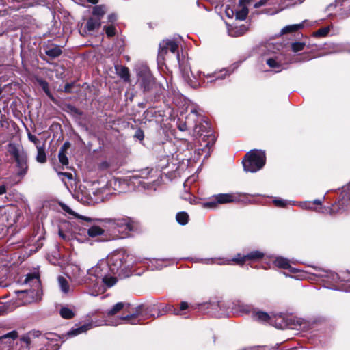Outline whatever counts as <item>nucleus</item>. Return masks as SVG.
<instances>
[{
    "mask_svg": "<svg viewBox=\"0 0 350 350\" xmlns=\"http://www.w3.org/2000/svg\"><path fill=\"white\" fill-rule=\"evenodd\" d=\"M72 281L77 285L86 284L89 288L94 289L98 293L92 295L96 296L114 286L117 282V278L111 275L106 261L102 260L96 265L89 269L85 276H82L80 269H78Z\"/></svg>",
    "mask_w": 350,
    "mask_h": 350,
    "instance_id": "f257e3e1",
    "label": "nucleus"
},
{
    "mask_svg": "<svg viewBox=\"0 0 350 350\" xmlns=\"http://www.w3.org/2000/svg\"><path fill=\"white\" fill-rule=\"evenodd\" d=\"M123 310L127 314L120 317L116 323L111 322L109 323L110 325H118L120 321H124L126 323L136 325L142 320V306H139L135 308H131L130 304L126 302H118L111 309L107 312L108 316H112L118 312Z\"/></svg>",
    "mask_w": 350,
    "mask_h": 350,
    "instance_id": "f03ea898",
    "label": "nucleus"
},
{
    "mask_svg": "<svg viewBox=\"0 0 350 350\" xmlns=\"http://www.w3.org/2000/svg\"><path fill=\"white\" fill-rule=\"evenodd\" d=\"M8 152L16 163V174L23 178L28 171V157L27 152L20 144L10 143L8 146Z\"/></svg>",
    "mask_w": 350,
    "mask_h": 350,
    "instance_id": "7ed1b4c3",
    "label": "nucleus"
},
{
    "mask_svg": "<svg viewBox=\"0 0 350 350\" xmlns=\"http://www.w3.org/2000/svg\"><path fill=\"white\" fill-rule=\"evenodd\" d=\"M63 210L68 214L72 215L76 217L80 218L86 221H98L103 224L104 227L107 225L109 227L125 226V230L131 231L133 230V223L129 218L119 219H92L85 216L79 215L75 213L70 207L66 205L62 206Z\"/></svg>",
    "mask_w": 350,
    "mask_h": 350,
    "instance_id": "20e7f679",
    "label": "nucleus"
},
{
    "mask_svg": "<svg viewBox=\"0 0 350 350\" xmlns=\"http://www.w3.org/2000/svg\"><path fill=\"white\" fill-rule=\"evenodd\" d=\"M265 154L262 150H253L247 152L243 161L244 170L249 172H256L265 164Z\"/></svg>",
    "mask_w": 350,
    "mask_h": 350,
    "instance_id": "39448f33",
    "label": "nucleus"
},
{
    "mask_svg": "<svg viewBox=\"0 0 350 350\" xmlns=\"http://www.w3.org/2000/svg\"><path fill=\"white\" fill-rule=\"evenodd\" d=\"M132 258V256L129 255L124 250L116 251L109 254L106 262L109 266L110 273H118L129 262L131 261Z\"/></svg>",
    "mask_w": 350,
    "mask_h": 350,
    "instance_id": "423d86ee",
    "label": "nucleus"
},
{
    "mask_svg": "<svg viewBox=\"0 0 350 350\" xmlns=\"http://www.w3.org/2000/svg\"><path fill=\"white\" fill-rule=\"evenodd\" d=\"M137 83L144 92L150 90L154 85V79L147 67H143L137 72Z\"/></svg>",
    "mask_w": 350,
    "mask_h": 350,
    "instance_id": "0eeeda50",
    "label": "nucleus"
},
{
    "mask_svg": "<svg viewBox=\"0 0 350 350\" xmlns=\"http://www.w3.org/2000/svg\"><path fill=\"white\" fill-rule=\"evenodd\" d=\"M178 46L176 42L170 40H163L159 44V49L158 54V60H164L165 55L167 54L168 52L172 53L174 55H176L177 58L179 57V54L178 51Z\"/></svg>",
    "mask_w": 350,
    "mask_h": 350,
    "instance_id": "6e6552de",
    "label": "nucleus"
},
{
    "mask_svg": "<svg viewBox=\"0 0 350 350\" xmlns=\"http://www.w3.org/2000/svg\"><path fill=\"white\" fill-rule=\"evenodd\" d=\"M237 200V198L230 193H220L213 196L212 199L206 203H204V208H215L218 204H226L234 202Z\"/></svg>",
    "mask_w": 350,
    "mask_h": 350,
    "instance_id": "1a4fd4ad",
    "label": "nucleus"
},
{
    "mask_svg": "<svg viewBox=\"0 0 350 350\" xmlns=\"http://www.w3.org/2000/svg\"><path fill=\"white\" fill-rule=\"evenodd\" d=\"M247 261V258H245V255L238 254L234 258L232 259H218L215 263L218 265H230L231 264V262H234L237 265H242Z\"/></svg>",
    "mask_w": 350,
    "mask_h": 350,
    "instance_id": "9d476101",
    "label": "nucleus"
},
{
    "mask_svg": "<svg viewBox=\"0 0 350 350\" xmlns=\"http://www.w3.org/2000/svg\"><path fill=\"white\" fill-rule=\"evenodd\" d=\"M191 74L192 75V78L190 77L188 71L183 72V77L185 80L187 82V83L193 88H197L200 85V83L198 81V77L200 78L201 72H198L196 75L193 74L191 70H190Z\"/></svg>",
    "mask_w": 350,
    "mask_h": 350,
    "instance_id": "9b49d317",
    "label": "nucleus"
},
{
    "mask_svg": "<svg viewBox=\"0 0 350 350\" xmlns=\"http://www.w3.org/2000/svg\"><path fill=\"white\" fill-rule=\"evenodd\" d=\"M338 5L342 6L343 9L347 8L345 14L347 16H350V0H335L334 3H330L327 7L326 11H331Z\"/></svg>",
    "mask_w": 350,
    "mask_h": 350,
    "instance_id": "f8f14e48",
    "label": "nucleus"
},
{
    "mask_svg": "<svg viewBox=\"0 0 350 350\" xmlns=\"http://www.w3.org/2000/svg\"><path fill=\"white\" fill-rule=\"evenodd\" d=\"M320 276L324 278V281L327 283H337L340 280L338 275L329 271H323Z\"/></svg>",
    "mask_w": 350,
    "mask_h": 350,
    "instance_id": "ddd939ff",
    "label": "nucleus"
},
{
    "mask_svg": "<svg viewBox=\"0 0 350 350\" xmlns=\"http://www.w3.org/2000/svg\"><path fill=\"white\" fill-rule=\"evenodd\" d=\"M101 25V21L99 18L90 17L85 26V29L88 31H93L98 29Z\"/></svg>",
    "mask_w": 350,
    "mask_h": 350,
    "instance_id": "4468645a",
    "label": "nucleus"
},
{
    "mask_svg": "<svg viewBox=\"0 0 350 350\" xmlns=\"http://www.w3.org/2000/svg\"><path fill=\"white\" fill-rule=\"evenodd\" d=\"M92 323H88L81 325L79 327L72 329L68 332V335L70 336H75L82 333L86 332L88 330L94 327Z\"/></svg>",
    "mask_w": 350,
    "mask_h": 350,
    "instance_id": "2eb2a0df",
    "label": "nucleus"
},
{
    "mask_svg": "<svg viewBox=\"0 0 350 350\" xmlns=\"http://www.w3.org/2000/svg\"><path fill=\"white\" fill-rule=\"evenodd\" d=\"M274 265L278 267L284 269H290L291 271L293 273L296 271V269L291 267L288 259L282 257H277L274 260Z\"/></svg>",
    "mask_w": 350,
    "mask_h": 350,
    "instance_id": "dca6fc26",
    "label": "nucleus"
},
{
    "mask_svg": "<svg viewBox=\"0 0 350 350\" xmlns=\"http://www.w3.org/2000/svg\"><path fill=\"white\" fill-rule=\"evenodd\" d=\"M25 283L29 284L32 287L36 288H38L40 286L39 277L36 273H31L27 275Z\"/></svg>",
    "mask_w": 350,
    "mask_h": 350,
    "instance_id": "f3484780",
    "label": "nucleus"
},
{
    "mask_svg": "<svg viewBox=\"0 0 350 350\" xmlns=\"http://www.w3.org/2000/svg\"><path fill=\"white\" fill-rule=\"evenodd\" d=\"M252 318L260 322H267L271 319L270 316L267 313L259 310H254L252 312Z\"/></svg>",
    "mask_w": 350,
    "mask_h": 350,
    "instance_id": "a211bd4d",
    "label": "nucleus"
},
{
    "mask_svg": "<svg viewBox=\"0 0 350 350\" xmlns=\"http://www.w3.org/2000/svg\"><path fill=\"white\" fill-rule=\"evenodd\" d=\"M307 23L308 21L306 20L302 23L287 25L282 29V33L285 34L295 32L299 29H302L304 27V24Z\"/></svg>",
    "mask_w": 350,
    "mask_h": 350,
    "instance_id": "6ab92c4d",
    "label": "nucleus"
},
{
    "mask_svg": "<svg viewBox=\"0 0 350 350\" xmlns=\"http://www.w3.org/2000/svg\"><path fill=\"white\" fill-rule=\"evenodd\" d=\"M116 70L118 75L125 81H129V70L127 67L123 66H116Z\"/></svg>",
    "mask_w": 350,
    "mask_h": 350,
    "instance_id": "aec40b11",
    "label": "nucleus"
},
{
    "mask_svg": "<svg viewBox=\"0 0 350 350\" xmlns=\"http://www.w3.org/2000/svg\"><path fill=\"white\" fill-rule=\"evenodd\" d=\"M264 256L265 254L262 252L254 250L245 255V258H247V261H256L262 258Z\"/></svg>",
    "mask_w": 350,
    "mask_h": 350,
    "instance_id": "412c9836",
    "label": "nucleus"
},
{
    "mask_svg": "<svg viewBox=\"0 0 350 350\" xmlns=\"http://www.w3.org/2000/svg\"><path fill=\"white\" fill-rule=\"evenodd\" d=\"M107 12V8L104 5H96L92 9V15L94 18H101Z\"/></svg>",
    "mask_w": 350,
    "mask_h": 350,
    "instance_id": "4be33fe9",
    "label": "nucleus"
},
{
    "mask_svg": "<svg viewBox=\"0 0 350 350\" xmlns=\"http://www.w3.org/2000/svg\"><path fill=\"white\" fill-rule=\"evenodd\" d=\"M344 204V200H342V201H339L338 202V206L339 207L338 209H336L335 208V206H334L333 208H326V207H323V208H321V209H322V213H329L331 215H334L335 213H342L345 211V209L340 206H343Z\"/></svg>",
    "mask_w": 350,
    "mask_h": 350,
    "instance_id": "5701e85b",
    "label": "nucleus"
},
{
    "mask_svg": "<svg viewBox=\"0 0 350 350\" xmlns=\"http://www.w3.org/2000/svg\"><path fill=\"white\" fill-rule=\"evenodd\" d=\"M247 30V28L245 25H241L240 27H237L232 30H229V34L232 36H241L243 35Z\"/></svg>",
    "mask_w": 350,
    "mask_h": 350,
    "instance_id": "b1692460",
    "label": "nucleus"
},
{
    "mask_svg": "<svg viewBox=\"0 0 350 350\" xmlns=\"http://www.w3.org/2000/svg\"><path fill=\"white\" fill-rule=\"evenodd\" d=\"M36 161L40 163H44L46 161V156L44 149L38 146H37Z\"/></svg>",
    "mask_w": 350,
    "mask_h": 350,
    "instance_id": "393cba45",
    "label": "nucleus"
},
{
    "mask_svg": "<svg viewBox=\"0 0 350 350\" xmlns=\"http://www.w3.org/2000/svg\"><path fill=\"white\" fill-rule=\"evenodd\" d=\"M104 233V230L99 226H93L88 230V234L91 237H95Z\"/></svg>",
    "mask_w": 350,
    "mask_h": 350,
    "instance_id": "a878e982",
    "label": "nucleus"
},
{
    "mask_svg": "<svg viewBox=\"0 0 350 350\" xmlns=\"http://www.w3.org/2000/svg\"><path fill=\"white\" fill-rule=\"evenodd\" d=\"M58 283L61 291L64 293H68L70 291V286L67 280L63 276L58 277Z\"/></svg>",
    "mask_w": 350,
    "mask_h": 350,
    "instance_id": "bb28decb",
    "label": "nucleus"
},
{
    "mask_svg": "<svg viewBox=\"0 0 350 350\" xmlns=\"http://www.w3.org/2000/svg\"><path fill=\"white\" fill-rule=\"evenodd\" d=\"M59 314L62 318L66 319H70L75 316L74 312L68 307H62L60 309Z\"/></svg>",
    "mask_w": 350,
    "mask_h": 350,
    "instance_id": "cd10ccee",
    "label": "nucleus"
},
{
    "mask_svg": "<svg viewBox=\"0 0 350 350\" xmlns=\"http://www.w3.org/2000/svg\"><path fill=\"white\" fill-rule=\"evenodd\" d=\"M248 14V9L243 5L239 10L236 12L235 17L239 20H245Z\"/></svg>",
    "mask_w": 350,
    "mask_h": 350,
    "instance_id": "c85d7f7f",
    "label": "nucleus"
},
{
    "mask_svg": "<svg viewBox=\"0 0 350 350\" xmlns=\"http://www.w3.org/2000/svg\"><path fill=\"white\" fill-rule=\"evenodd\" d=\"M62 53V51L59 46H55L46 51V54L52 58L59 56Z\"/></svg>",
    "mask_w": 350,
    "mask_h": 350,
    "instance_id": "c756f323",
    "label": "nucleus"
},
{
    "mask_svg": "<svg viewBox=\"0 0 350 350\" xmlns=\"http://www.w3.org/2000/svg\"><path fill=\"white\" fill-rule=\"evenodd\" d=\"M267 64L269 67L275 69V72H280L282 69V66L275 59L270 58L267 60Z\"/></svg>",
    "mask_w": 350,
    "mask_h": 350,
    "instance_id": "7c9ffc66",
    "label": "nucleus"
},
{
    "mask_svg": "<svg viewBox=\"0 0 350 350\" xmlns=\"http://www.w3.org/2000/svg\"><path fill=\"white\" fill-rule=\"evenodd\" d=\"M176 221L181 225H185L188 222L189 216L185 212H180L176 214Z\"/></svg>",
    "mask_w": 350,
    "mask_h": 350,
    "instance_id": "2f4dec72",
    "label": "nucleus"
},
{
    "mask_svg": "<svg viewBox=\"0 0 350 350\" xmlns=\"http://www.w3.org/2000/svg\"><path fill=\"white\" fill-rule=\"evenodd\" d=\"M58 158H59V162L63 165H67L68 164V159L66 155V152H64V148H60V150L58 154Z\"/></svg>",
    "mask_w": 350,
    "mask_h": 350,
    "instance_id": "473e14b6",
    "label": "nucleus"
},
{
    "mask_svg": "<svg viewBox=\"0 0 350 350\" xmlns=\"http://www.w3.org/2000/svg\"><path fill=\"white\" fill-rule=\"evenodd\" d=\"M299 206L302 209L312 210V211L319 212V210L317 208H314L312 205V202H308V201L301 202L299 203Z\"/></svg>",
    "mask_w": 350,
    "mask_h": 350,
    "instance_id": "72a5a7b5",
    "label": "nucleus"
},
{
    "mask_svg": "<svg viewBox=\"0 0 350 350\" xmlns=\"http://www.w3.org/2000/svg\"><path fill=\"white\" fill-rule=\"evenodd\" d=\"M305 46V44L303 42H295L291 45V49L294 52H298L302 51Z\"/></svg>",
    "mask_w": 350,
    "mask_h": 350,
    "instance_id": "f704fd0d",
    "label": "nucleus"
},
{
    "mask_svg": "<svg viewBox=\"0 0 350 350\" xmlns=\"http://www.w3.org/2000/svg\"><path fill=\"white\" fill-rule=\"evenodd\" d=\"M188 307V304L185 301H183L180 304V309H174V313L176 315H183V314L181 312V311L187 309Z\"/></svg>",
    "mask_w": 350,
    "mask_h": 350,
    "instance_id": "c9c22d12",
    "label": "nucleus"
},
{
    "mask_svg": "<svg viewBox=\"0 0 350 350\" xmlns=\"http://www.w3.org/2000/svg\"><path fill=\"white\" fill-rule=\"evenodd\" d=\"M105 33L109 37H112L116 34V28L113 25L105 26Z\"/></svg>",
    "mask_w": 350,
    "mask_h": 350,
    "instance_id": "e433bc0d",
    "label": "nucleus"
},
{
    "mask_svg": "<svg viewBox=\"0 0 350 350\" xmlns=\"http://www.w3.org/2000/svg\"><path fill=\"white\" fill-rule=\"evenodd\" d=\"M18 337V333L16 331H12L9 333H7L5 334H4L3 336H2L1 337H0V340L1 338H11L12 340H14L15 338H16Z\"/></svg>",
    "mask_w": 350,
    "mask_h": 350,
    "instance_id": "4c0bfd02",
    "label": "nucleus"
},
{
    "mask_svg": "<svg viewBox=\"0 0 350 350\" xmlns=\"http://www.w3.org/2000/svg\"><path fill=\"white\" fill-rule=\"evenodd\" d=\"M329 31V27H324L319 29L317 31L314 33L316 36H325Z\"/></svg>",
    "mask_w": 350,
    "mask_h": 350,
    "instance_id": "58836bf2",
    "label": "nucleus"
},
{
    "mask_svg": "<svg viewBox=\"0 0 350 350\" xmlns=\"http://www.w3.org/2000/svg\"><path fill=\"white\" fill-rule=\"evenodd\" d=\"M59 237L64 241H69L72 238V234L69 232H64L61 229L59 230Z\"/></svg>",
    "mask_w": 350,
    "mask_h": 350,
    "instance_id": "ea45409f",
    "label": "nucleus"
},
{
    "mask_svg": "<svg viewBox=\"0 0 350 350\" xmlns=\"http://www.w3.org/2000/svg\"><path fill=\"white\" fill-rule=\"evenodd\" d=\"M273 203L275 204V206L278 207H284L288 204V202L286 200L282 199L274 200Z\"/></svg>",
    "mask_w": 350,
    "mask_h": 350,
    "instance_id": "a19ab883",
    "label": "nucleus"
},
{
    "mask_svg": "<svg viewBox=\"0 0 350 350\" xmlns=\"http://www.w3.org/2000/svg\"><path fill=\"white\" fill-rule=\"evenodd\" d=\"M58 175L61 178L62 181H64V178H67L69 180H72V174L71 173H68V172H59Z\"/></svg>",
    "mask_w": 350,
    "mask_h": 350,
    "instance_id": "79ce46f5",
    "label": "nucleus"
},
{
    "mask_svg": "<svg viewBox=\"0 0 350 350\" xmlns=\"http://www.w3.org/2000/svg\"><path fill=\"white\" fill-rule=\"evenodd\" d=\"M343 193L344 196L343 198H347L350 199V183L347 185L345 187H343Z\"/></svg>",
    "mask_w": 350,
    "mask_h": 350,
    "instance_id": "37998d69",
    "label": "nucleus"
},
{
    "mask_svg": "<svg viewBox=\"0 0 350 350\" xmlns=\"http://www.w3.org/2000/svg\"><path fill=\"white\" fill-rule=\"evenodd\" d=\"M204 129H205V126L200 124V125H196L193 129L197 134L202 135L201 132L204 131Z\"/></svg>",
    "mask_w": 350,
    "mask_h": 350,
    "instance_id": "c03bdc74",
    "label": "nucleus"
},
{
    "mask_svg": "<svg viewBox=\"0 0 350 350\" xmlns=\"http://www.w3.org/2000/svg\"><path fill=\"white\" fill-rule=\"evenodd\" d=\"M221 74L214 73L213 75V77H215V79H223L225 77V76L228 75L226 70L221 71Z\"/></svg>",
    "mask_w": 350,
    "mask_h": 350,
    "instance_id": "a18cd8bd",
    "label": "nucleus"
},
{
    "mask_svg": "<svg viewBox=\"0 0 350 350\" xmlns=\"http://www.w3.org/2000/svg\"><path fill=\"white\" fill-rule=\"evenodd\" d=\"M40 84L42 87V89L46 92V94L47 95H49V88H48V83L46 81H40Z\"/></svg>",
    "mask_w": 350,
    "mask_h": 350,
    "instance_id": "49530a36",
    "label": "nucleus"
},
{
    "mask_svg": "<svg viewBox=\"0 0 350 350\" xmlns=\"http://www.w3.org/2000/svg\"><path fill=\"white\" fill-rule=\"evenodd\" d=\"M204 306H207V307H206L207 309H211V310H215L219 306L218 304H217V303H207V304H205Z\"/></svg>",
    "mask_w": 350,
    "mask_h": 350,
    "instance_id": "de8ad7c7",
    "label": "nucleus"
},
{
    "mask_svg": "<svg viewBox=\"0 0 350 350\" xmlns=\"http://www.w3.org/2000/svg\"><path fill=\"white\" fill-rule=\"evenodd\" d=\"M28 139L32 142L33 143H34L35 144L37 145L38 142V139L35 136V135H33L32 134H31L30 133H28Z\"/></svg>",
    "mask_w": 350,
    "mask_h": 350,
    "instance_id": "09e8293b",
    "label": "nucleus"
},
{
    "mask_svg": "<svg viewBox=\"0 0 350 350\" xmlns=\"http://www.w3.org/2000/svg\"><path fill=\"white\" fill-rule=\"evenodd\" d=\"M226 16L229 18H232V16L234 15V12L232 9H230V8H227L226 10Z\"/></svg>",
    "mask_w": 350,
    "mask_h": 350,
    "instance_id": "8fccbe9b",
    "label": "nucleus"
},
{
    "mask_svg": "<svg viewBox=\"0 0 350 350\" xmlns=\"http://www.w3.org/2000/svg\"><path fill=\"white\" fill-rule=\"evenodd\" d=\"M135 137L139 139L142 140L144 138V133L141 130H139L136 132Z\"/></svg>",
    "mask_w": 350,
    "mask_h": 350,
    "instance_id": "3c124183",
    "label": "nucleus"
},
{
    "mask_svg": "<svg viewBox=\"0 0 350 350\" xmlns=\"http://www.w3.org/2000/svg\"><path fill=\"white\" fill-rule=\"evenodd\" d=\"M117 19V16L115 14H111L108 16V20L109 22H114Z\"/></svg>",
    "mask_w": 350,
    "mask_h": 350,
    "instance_id": "603ef678",
    "label": "nucleus"
},
{
    "mask_svg": "<svg viewBox=\"0 0 350 350\" xmlns=\"http://www.w3.org/2000/svg\"><path fill=\"white\" fill-rule=\"evenodd\" d=\"M6 191L5 186L4 185H0V195L5 193Z\"/></svg>",
    "mask_w": 350,
    "mask_h": 350,
    "instance_id": "864d4df0",
    "label": "nucleus"
},
{
    "mask_svg": "<svg viewBox=\"0 0 350 350\" xmlns=\"http://www.w3.org/2000/svg\"><path fill=\"white\" fill-rule=\"evenodd\" d=\"M265 4V2L260 0L259 2H257L254 4V8H258L262 6Z\"/></svg>",
    "mask_w": 350,
    "mask_h": 350,
    "instance_id": "5fc2aeb1",
    "label": "nucleus"
},
{
    "mask_svg": "<svg viewBox=\"0 0 350 350\" xmlns=\"http://www.w3.org/2000/svg\"><path fill=\"white\" fill-rule=\"evenodd\" d=\"M265 4V2L260 0L259 2H257L254 4V8H258L262 6Z\"/></svg>",
    "mask_w": 350,
    "mask_h": 350,
    "instance_id": "6e6d98bb",
    "label": "nucleus"
},
{
    "mask_svg": "<svg viewBox=\"0 0 350 350\" xmlns=\"http://www.w3.org/2000/svg\"><path fill=\"white\" fill-rule=\"evenodd\" d=\"M321 201L320 200H314V201L312 202V205L313 206L314 204H318V205H321Z\"/></svg>",
    "mask_w": 350,
    "mask_h": 350,
    "instance_id": "4d7b16f0",
    "label": "nucleus"
},
{
    "mask_svg": "<svg viewBox=\"0 0 350 350\" xmlns=\"http://www.w3.org/2000/svg\"><path fill=\"white\" fill-rule=\"evenodd\" d=\"M133 179H134V180H137V183L140 184L142 186L145 187V186H144V185H145L144 181L139 180H138V178H136V177H133Z\"/></svg>",
    "mask_w": 350,
    "mask_h": 350,
    "instance_id": "13d9d810",
    "label": "nucleus"
},
{
    "mask_svg": "<svg viewBox=\"0 0 350 350\" xmlns=\"http://www.w3.org/2000/svg\"><path fill=\"white\" fill-rule=\"evenodd\" d=\"M21 340L24 341L27 344V345H28V344L29 342V338L27 337H23L21 338Z\"/></svg>",
    "mask_w": 350,
    "mask_h": 350,
    "instance_id": "bf43d9fd",
    "label": "nucleus"
},
{
    "mask_svg": "<svg viewBox=\"0 0 350 350\" xmlns=\"http://www.w3.org/2000/svg\"><path fill=\"white\" fill-rule=\"evenodd\" d=\"M69 144L68 142L64 143V144L62 146L61 148H64V152H66V149L68 148Z\"/></svg>",
    "mask_w": 350,
    "mask_h": 350,
    "instance_id": "052dcab7",
    "label": "nucleus"
},
{
    "mask_svg": "<svg viewBox=\"0 0 350 350\" xmlns=\"http://www.w3.org/2000/svg\"><path fill=\"white\" fill-rule=\"evenodd\" d=\"M5 308L4 307L0 306V315H2L5 313Z\"/></svg>",
    "mask_w": 350,
    "mask_h": 350,
    "instance_id": "680f3d73",
    "label": "nucleus"
},
{
    "mask_svg": "<svg viewBox=\"0 0 350 350\" xmlns=\"http://www.w3.org/2000/svg\"><path fill=\"white\" fill-rule=\"evenodd\" d=\"M89 3L92 4H96L98 2V0H87Z\"/></svg>",
    "mask_w": 350,
    "mask_h": 350,
    "instance_id": "e2e57ef3",
    "label": "nucleus"
},
{
    "mask_svg": "<svg viewBox=\"0 0 350 350\" xmlns=\"http://www.w3.org/2000/svg\"><path fill=\"white\" fill-rule=\"evenodd\" d=\"M249 1H250V0H240V4L243 5V4L248 3Z\"/></svg>",
    "mask_w": 350,
    "mask_h": 350,
    "instance_id": "0e129e2a",
    "label": "nucleus"
},
{
    "mask_svg": "<svg viewBox=\"0 0 350 350\" xmlns=\"http://www.w3.org/2000/svg\"><path fill=\"white\" fill-rule=\"evenodd\" d=\"M69 87H70V85H69L68 84H67V85L65 86V91H66V92H68V90H69Z\"/></svg>",
    "mask_w": 350,
    "mask_h": 350,
    "instance_id": "69168bd1",
    "label": "nucleus"
},
{
    "mask_svg": "<svg viewBox=\"0 0 350 350\" xmlns=\"http://www.w3.org/2000/svg\"><path fill=\"white\" fill-rule=\"evenodd\" d=\"M277 327H278L280 329H283L284 328V325H282V324H280V325L277 326Z\"/></svg>",
    "mask_w": 350,
    "mask_h": 350,
    "instance_id": "338daca9",
    "label": "nucleus"
},
{
    "mask_svg": "<svg viewBox=\"0 0 350 350\" xmlns=\"http://www.w3.org/2000/svg\"><path fill=\"white\" fill-rule=\"evenodd\" d=\"M203 75H204V77H212V75H205V74H203Z\"/></svg>",
    "mask_w": 350,
    "mask_h": 350,
    "instance_id": "774afa93",
    "label": "nucleus"
}]
</instances>
